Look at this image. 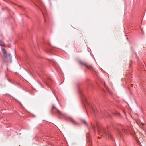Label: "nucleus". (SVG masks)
<instances>
[{"mask_svg":"<svg viewBox=\"0 0 146 146\" xmlns=\"http://www.w3.org/2000/svg\"><path fill=\"white\" fill-rule=\"evenodd\" d=\"M0 45L2 46H4L5 44L3 42L0 40Z\"/></svg>","mask_w":146,"mask_h":146,"instance_id":"39448f33","label":"nucleus"},{"mask_svg":"<svg viewBox=\"0 0 146 146\" xmlns=\"http://www.w3.org/2000/svg\"><path fill=\"white\" fill-rule=\"evenodd\" d=\"M98 132L99 134L102 135L103 134L106 137H107L110 139H113V137H112L111 134V133L106 132V130L104 128L102 127L101 128H100L98 127Z\"/></svg>","mask_w":146,"mask_h":146,"instance_id":"f03ea898","label":"nucleus"},{"mask_svg":"<svg viewBox=\"0 0 146 146\" xmlns=\"http://www.w3.org/2000/svg\"><path fill=\"white\" fill-rule=\"evenodd\" d=\"M82 122L83 123L85 124L86 125H87V123L85 120H83Z\"/></svg>","mask_w":146,"mask_h":146,"instance_id":"0eeeda50","label":"nucleus"},{"mask_svg":"<svg viewBox=\"0 0 146 146\" xmlns=\"http://www.w3.org/2000/svg\"><path fill=\"white\" fill-rule=\"evenodd\" d=\"M91 109L92 111V113L94 114V113L96 112L94 109L92 107H91Z\"/></svg>","mask_w":146,"mask_h":146,"instance_id":"423d86ee","label":"nucleus"},{"mask_svg":"<svg viewBox=\"0 0 146 146\" xmlns=\"http://www.w3.org/2000/svg\"><path fill=\"white\" fill-rule=\"evenodd\" d=\"M123 132H124L125 133H126L127 132V130H124V131H123Z\"/></svg>","mask_w":146,"mask_h":146,"instance_id":"9b49d317","label":"nucleus"},{"mask_svg":"<svg viewBox=\"0 0 146 146\" xmlns=\"http://www.w3.org/2000/svg\"><path fill=\"white\" fill-rule=\"evenodd\" d=\"M47 44L48 45H50V44L49 42H47Z\"/></svg>","mask_w":146,"mask_h":146,"instance_id":"9d476101","label":"nucleus"},{"mask_svg":"<svg viewBox=\"0 0 146 146\" xmlns=\"http://www.w3.org/2000/svg\"><path fill=\"white\" fill-rule=\"evenodd\" d=\"M2 51L3 55L4 61L6 62L11 63L12 62V56L11 54L9 53L8 56L7 52L4 48L2 49Z\"/></svg>","mask_w":146,"mask_h":146,"instance_id":"f257e3e1","label":"nucleus"},{"mask_svg":"<svg viewBox=\"0 0 146 146\" xmlns=\"http://www.w3.org/2000/svg\"><path fill=\"white\" fill-rule=\"evenodd\" d=\"M54 108V106H53V108Z\"/></svg>","mask_w":146,"mask_h":146,"instance_id":"4468645a","label":"nucleus"},{"mask_svg":"<svg viewBox=\"0 0 146 146\" xmlns=\"http://www.w3.org/2000/svg\"><path fill=\"white\" fill-rule=\"evenodd\" d=\"M117 131L118 133L119 134L120 136H121V134H120V131H119V129L117 130Z\"/></svg>","mask_w":146,"mask_h":146,"instance_id":"6e6552de","label":"nucleus"},{"mask_svg":"<svg viewBox=\"0 0 146 146\" xmlns=\"http://www.w3.org/2000/svg\"><path fill=\"white\" fill-rule=\"evenodd\" d=\"M80 64L81 65H84L88 69L90 70H93V68L92 66H88L86 63L83 61H80L79 62Z\"/></svg>","mask_w":146,"mask_h":146,"instance_id":"20e7f679","label":"nucleus"},{"mask_svg":"<svg viewBox=\"0 0 146 146\" xmlns=\"http://www.w3.org/2000/svg\"><path fill=\"white\" fill-rule=\"evenodd\" d=\"M85 102H86V103H87V101H86V100H85Z\"/></svg>","mask_w":146,"mask_h":146,"instance_id":"f8f14e48","label":"nucleus"},{"mask_svg":"<svg viewBox=\"0 0 146 146\" xmlns=\"http://www.w3.org/2000/svg\"><path fill=\"white\" fill-rule=\"evenodd\" d=\"M58 113L60 115L63 116L65 118L68 119L70 121L72 122L73 124L75 125H78L79 123L76 122V121L73 119L72 117L68 116L65 113H63L61 112L59 110H57Z\"/></svg>","mask_w":146,"mask_h":146,"instance_id":"7ed1b4c3","label":"nucleus"},{"mask_svg":"<svg viewBox=\"0 0 146 146\" xmlns=\"http://www.w3.org/2000/svg\"><path fill=\"white\" fill-rule=\"evenodd\" d=\"M82 99H83V97H82Z\"/></svg>","mask_w":146,"mask_h":146,"instance_id":"ddd939ff","label":"nucleus"},{"mask_svg":"<svg viewBox=\"0 0 146 146\" xmlns=\"http://www.w3.org/2000/svg\"><path fill=\"white\" fill-rule=\"evenodd\" d=\"M92 128L94 130H95V126L93 125H92Z\"/></svg>","mask_w":146,"mask_h":146,"instance_id":"1a4fd4ad","label":"nucleus"}]
</instances>
